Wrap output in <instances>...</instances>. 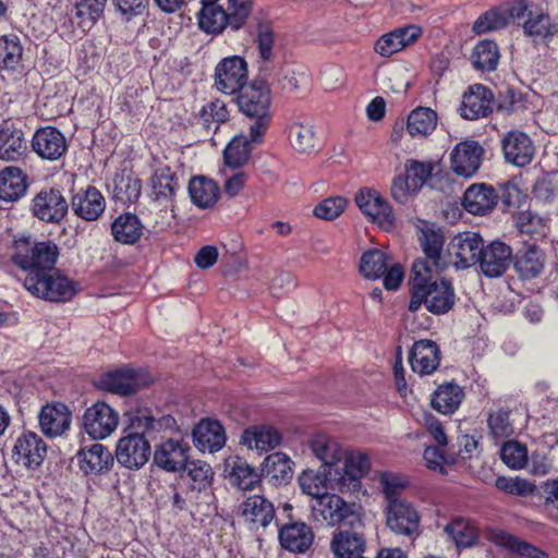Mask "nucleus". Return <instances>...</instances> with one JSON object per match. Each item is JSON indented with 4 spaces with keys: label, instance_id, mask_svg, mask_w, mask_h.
I'll return each mask as SVG.
<instances>
[{
    "label": "nucleus",
    "instance_id": "obj_62",
    "mask_svg": "<svg viewBox=\"0 0 558 558\" xmlns=\"http://www.w3.org/2000/svg\"><path fill=\"white\" fill-rule=\"evenodd\" d=\"M347 206V198L342 196H330L318 203L313 214L318 219L330 221L337 219L345 210Z\"/></svg>",
    "mask_w": 558,
    "mask_h": 558
},
{
    "label": "nucleus",
    "instance_id": "obj_15",
    "mask_svg": "<svg viewBox=\"0 0 558 558\" xmlns=\"http://www.w3.org/2000/svg\"><path fill=\"white\" fill-rule=\"evenodd\" d=\"M84 428L94 439L110 436L118 427L119 413L105 402H97L84 413Z\"/></svg>",
    "mask_w": 558,
    "mask_h": 558
},
{
    "label": "nucleus",
    "instance_id": "obj_56",
    "mask_svg": "<svg viewBox=\"0 0 558 558\" xmlns=\"http://www.w3.org/2000/svg\"><path fill=\"white\" fill-rule=\"evenodd\" d=\"M191 481V488L197 492L207 489L213 482L214 472L211 466L202 460H193L186 462L183 468Z\"/></svg>",
    "mask_w": 558,
    "mask_h": 558
},
{
    "label": "nucleus",
    "instance_id": "obj_38",
    "mask_svg": "<svg viewBox=\"0 0 558 558\" xmlns=\"http://www.w3.org/2000/svg\"><path fill=\"white\" fill-rule=\"evenodd\" d=\"M189 193L193 204L199 208L213 207L220 194L218 184L205 177H195L189 183Z\"/></svg>",
    "mask_w": 558,
    "mask_h": 558
},
{
    "label": "nucleus",
    "instance_id": "obj_29",
    "mask_svg": "<svg viewBox=\"0 0 558 558\" xmlns=\"http://www.w3.org/2000/svg\"><path fill=\"white\" fill-rule=\"evenodd\" d=\"M71 421V412L62 403L47 404L41 408L39 414L40 428L49 437L62 436L69 430Z\"/></svg>",
    "mask_w": 558,
    "mask_h": 558
},
{
    "label": "nucleus",
    "instance_id": "obj_64",
    "mask_svg": "<svg viewBox=\"0 0 558 558\" xmlns=\"http://www.w3.org/2000/svg\"><path fill=\"white\" fill-rule=\"evenodd\" d=\"M500 458L509 468L518 470L527 463V451L525 446L509 440L502 445Z\"/></svg>",
    "mask_w": 558,
    "mask_h": 558
},
{
    "label": "nucleus",
    "instance_id": "obj_20",
    "mask_svg": "<svg viewBox=\"0 0 558 558\" xmlns=\"http://www.w3.org/2000/svg\"><path fill=\"white\" fill-rule=\"evenodd\" d=\"M483 155L484 149L477 142H461L451 151V169L458 175L471 178L480 169Z\"/></svg>",
    "mask_w": 558,
    "mask_h": 558
},
{
    "label": "nucleus",
    "instance_id": "obj_8",
    "mask_svg": "<svg viewBox=\"0 0 558 558\" xmlns=\"http://www.w3.org/2000/svg\"><path fill=\"white\" fill-rule=\"evenodd\" d=\"M369 469L368 457L363 452L344 451L338 468L333 469L332 487L342 494H354L361 490V478Z\"/></svg>",
    "mask_w": 558,
    "mask_h": 558
},
{
    "label": "nucleus",
    "instance_id": "obj_19",
    "mask_svg": "<svg viewBox=\"0 0 558 558\" xmlns=\"http://www.w3.org/2000/svg\"><path fill=\"white\" fill-rule=\"evenodd\" d=\"M512 263V250L506 243L494 241L487 246L483 245L478 265L484 276L488 278L500 277Z\"/></svg>",
    "mask_w": 558,
    "mask_h": 558
},
{
    "label": "nucleus",
    "instance_id": "obj_55",
    "mask_svg": "<svg viewBox=\"0 0 558 558\" xmlns=\"http://www.w3.org/2000/svg\"><path fill=\"white\" fill-rule=\"evenodd\" d=\"M387 255L377 248L363 253L360 262V271L367 279H378L387 270Z\"/></svg>",
    "mask_w": 558,
    "mask_h": 558
},
{
    "label": "nucleus",
    "instance_id": "obj_12",
    "mask_svg": "<svg viewBox=\"0 0 558 558\" xmlns=\"http://www.w3.org/2000/svg\"><path fill=\"white\" fill-rule=\"evenodd\" d=\"M483 245V239L476 232L457 234L448 246L450 263L457 269H466L478 264Z\"/></svg>",
    "mask_w": 558,
    "mask_h": 558
},
{
    "label": "nucleus",
    "instance_id": "obj_36",
    "mask_svg": "<svg viewBox=\"0 0 558 558\" xmlns=\"http://www.w3.org/2000/svg\"><path fill=\"white\" fill-rule=\"evenodd\" d=\"M313 453L323 462V469L330 471L336 469L344 457V450L331 437L326 435H316L310 442Z\"/></svg>",
    "mask_w": 558,
    "mask_h": 558
},
{
    "label": "nucleus",
    "instance_id": "obj_23",
    "mask_svg": "<svg viewBox=\"0 0 558 558\" xmlns=\"http://www.w3.org/2000/svg\"><path fill=\"white\" fill-rule=\"evenodd\" d=\"M493 100L494 96L487 87L481 84L470 86L469 90L463 94L459 108L460 114L466 120H477L486 117L492 112Z\"/></svg>",
    "mask_w": 558,
    "mask_h": 558
},
{
    "label": "nucleus",
    "instance_id": "obj_51",
    "mask_svg": "<svg viewBox=\"0 0 558 558\" xmlns=\"http://www.w3.org/2000/svg\"><path fill=\"white\" fill-rule=\"evenodd\" d=\"M499 50L495 41L484 39L475 45L472 51L473 65L482 71H494L499 62Z\"/></svg>",
    "mask_w": 558,
    "mask_h": 558
},
{
    "label": "nucleus",
    "instance_id": "obj_3",
    "mask_svg": "<svg viewBox=\"0 0 558 558\" xmlns=\"http://www.w3.org/2000/svg\"><path fill=\"white\" fill-rule=\"evenodd\" d=\"M198 13L199 28L207 34H219L227 25L239 29L252 12V0H203Z\"/></svg>",
    "mask_w": 558,
    "mask_h": 558
},
{
    "label": "nucleus",
    "instance_id": "obj_58",
    "mask_svg": "<svg viewBox=\"0 0 558 558\" xmlns=\"http://www.w3.org/2000/svg\"><path fill=\"white\" fill-rule=\"evenodd\" d=\"M228 119L229 111L226 104L220 99L206 104L199 113V120L207 129H211L214 126V129L217 130L218 126L221 123H225Z\"/></svg>",
    "mask_w": 558,
    "mask_h": 558
},
{
    "label": "nucleus",
    "instance_id": "obj_9",
    "mask_svg": "<svg viewBox=\"0 0 558 558\" xmlns=\"http://www.w3.org/2000/svg\"><path fill=\"white\" fill-rule=\"evenodd\" d=\"M430 172L432 168L428 163L411 161L405 166L403 174L393 178L391 197L400 204L408 203L422 189Z\"/></svg>",
    "mask_w": 558,
    "mask_h": 558
},
{
    "label": "nucleus",
    "instance_id": "obj_10",
    "mask_svg": "<svg viewBox=\"0 0 558 558\" xmlns=\"http://www.w3.org/2000/svg\"><path fill=\"white\" fill-rule=\"evenodd\" d=\"M313 519L326 525H337L357 513L359 507L354 502H348L336 494L320 496L311 505Z\"/></svg>",
    "mask_w": 558,
    "mask_h": 558
},
{
    "label": "nucleus",
    "instance_id": "obj_13",
    "mask_svg": "<svg viewBox=\"0 0 558 558\" xmlns=\"http://www.w3.org/2000/svg\"><path fill=\"white\" fill-rule=\"evenodd\" d=\"M246 62L241 57L225 58L216 66L215 84L223 94L232 95L241 92L246 86Z\"/></svg>",
    "mask_w": 558,
    "mask_h": 558
},
{
    "label": "nucleus",
    "instance_id": "obj_27",
    "mask_svg": "<svg viewBox=\"0 0 558 558\" xmlns=\"http://www.w3.org/2000/svg\"><path fill=\"white\" fill-rule=\"evenodd\" d=\"M73 213L83 220L95 221L106 209L104 195L94 186L76 192L72 197Z\"/></svg>",
    "mask_w": 558,
    "mask_h": 558
},
{
    "label": "nucleus",
    "instance_id": "obj_14",
    "mask_svg": "<svg viewBox=\"0 0 558 558\" xmlns=\"http://www.w3.org/2000/svg\"><path fill=\"white\" fill-rule=\"evenodd\" d=\"M355 203L361 211L381 229L389 231L395 226V215L390 204L371 189L361 190L355 196Z\"/></svg>",
    "mask_w": 558,
    "mask_h": 558
},
{
    "label": "nucleus",
    "instance_id": "obj_34",
    "mask_svg": "<svg viewBox=\"0 0 558 558\" xmlns=\"http://www.w3.org/2000/svg\"><path fill=\"white\" fill-rule=\"evenodd\" d=\"M27 187V175L20 168L9 166L0 171V201L16 202L25 195Z\"/></svg>",
    "mask_w": 558,
    "mask_h": 558
},
{
    "label": "nucleus",
    "instance_id": "obj_17",
    "mask_svg": "<svg viewBox=\"0 0 558 558\" xmlns=\"http://www.w3.org/2000/svg\"><path fill=\"white\" fill-rule=\"evenodd\" d=\"M69 204L59 190L49 189L37 193L32 202L35 217L46 222H60L66 215Z\"/></svg>",
    "mask_w": 558,
    "mask_h": 558
},
{
    "label": "nucleus",
    "instance_id": "obj_37",
    "mask_svg": "<svg viewBox=\"0 0 558 558\" xmlns=\"http://www.w3.org/2000/svg\"><path fill=\"white\" fill-rule=\"evenodd\" d=\"M330 548L337 558H364V537L353 531L336 533L331 539Z\"/></svg>",
    "mask_w": 558,
    "mask_h": 558
},
{
    "label": "nucleus",
    "instance_id": "obj_57",
    "mask_svg": "<svg viewBox=\"0 0 558 558\" xmlns=\"http://www.w3.org/2000/svg\"><path fill=\"white\" fill-rule=\"evenodd\" d=\"M445 532L458 547H470L477 538L474 526L462 518L453 519L446 525Z\"/></svg>",
    "mask_w": 558,
    "mask_h": 558
},
{
    "label": "nucleus",
    "instance_id": "obj_30",
    "mask_svg": "<svg viewBox=\"0 0 558 558\" xmlns=\"http://www.w3.org/2000/svg\"><path fill=\"white\" fill-rule=\"evenodd\" d=\"M498 203L495 190L485 183L472 184L464 193L463 207L472 214L484 216L490 213Z\"/></svg>",
    "mask_w": 558,
    "mask_h": 558
},
{
    "label": "nucleus",
    "instance_id": "obj_54",
    "mask_svg": "<svg viewBox=\"0 0 558 558\" xmlns=\"http://www.w3.org/2000/svg\"><path fill=\"white\" fill-rule=\"evenodd\" d=\"M494 541L497 545L504 546L526 558H549L545 551L530 545L526 542L520 541L518 537L504 531L497 532L494 535Z\"/></svg>",
    "mask_w": 558,
    "mask_h": 558
},
{
    "label": "nucleus",
    "instance_id": "obj_25",
    "mask_svg": "<svg viewBox=\"0 0 558 558\" xmlns=\"http://www.w3.org/2000/svg\"><path fill=\"white\" fill-rule=\"evenodd\" d=\"M440 359V350L437 343L423 339L414 342L409 362L412 371L423 376L433 374L438 368Z\"/></svg>",
    "mask_w": 558,
    "mask_h": 558
},
{
    "label": "nucleus",
    "instance_id": "obj_53",
    "mask_svg": "<svg viewBox=\"0 0 558 558\" xmlns=\"http://www.w3.org/2000/svg\"><path fill=\"white\" fill-rule=\"evenodd\" d=\"M250 154L251 146L247 137L244 135H236L223 151L225 163L227 167L232 169L240 168L246 163Z\"/></svg>",
    "mask_w": 558,
    "mask_h": 558
},
{
    "label": "nucleus",
    "instance_id": "obj_24",
    "mask_svg": "<svg viewBox=\"0 0 558 558\" xmlns=\"http://www.w3.org/2000/svg\"><path fill=\"white\" fill-rule=\"evenodd\" d=\"M421 35L422 31L417 25L400 27L379 37L374 49L379 56L388 58L415 43Z\"/></svg>",
    "mask_w": 558,
    "mask_h": 558
},
{
    "label": "nucleus",
    "instance_id": "obj_21",
    "mask_svg": "<svg viewBox=\"0 0 558 558\" xmlns=\"http://www.w3.org/2000/svg\"><path fill=\"white\" fill-rule=\"evenodd\" d=\"M418 514L407 500H393L386 507V522L391 531L411 536L417 531Z\"/></svg>",
    "mask_w": 558,
    "mask_h": 558
},
{
    "label": "nucleus",
    "instance_id": "obj_4",
    "mask_svg": "<svg viewBox=\"0 0 558 558\" xmlns=\"http://www.w3.org/2000/svg\"><path fill=\"white\" fill-rule=\"evenodd\" d=\"M270 89L263 82H254L239 92L238 106L250 119L248 135L253 143L260 142L270 123Z\"/></svg>",
    "mask_w": 558,
    "mask_h": 558
},
{
    "label": "nucleus",
    "instance_id": "obj_6",
    "mask_svg": "<svg viewBox=\"0 0 558 558\" xmlns=\"http://www.w3.org/2000/svg\"><path fill=\"white\" fill-rule=\"evenodd\" d=\"M24 287L33 295L49 302H68L77 291L76 284L58 270L40 274H28Z\"/></svg>",
    "mask_w": 558,
    "mask_h": 558
},
{
    "label": "nucleus",
    "instance_id": "obj_2",
    "mask_svg": "<svg viewBox=\"0 0 558 558\" xmlns=\"http://www.w3.org/2000/svg\"><path fill=\"white\" fill-rule=\"evenodd\" d=\"M170 420L167 416L156 418L145 413L135 415L131 420L130 432L117 444V461L130 470H138L144 466L150 457V445L147 437L165 428Z\"/></svg>",
    "mask_w": 558,
    "mask_h": 558
},
{
    "label": "nucleus",
    "instance_id": "obj_49",
    "mask_svg": "<svg viewBox=\"0 0 558 558\" xmlns=\"http://www.w3.org/2000/svg\"><path fill=\"white\" fill-rule=\"evenodd\" d=\"M514 267L523 279L535 278L544 268V254L536 246H529L517 257Z\"/></svg>",
    "mask_w": 558,
    "mask_h": 558
},
{
    "label": "nucleus",
    "instance_id": "obj_45",
    "mask_svg": "<svg viewBox=\"0 0 558 558\" xmlns=\"http://www.w3.org/2000/svg\"><path fill=\"white\" fill-rule=\"evenodd\" d=\"M151 189L156 199H171L179 189V178L168 167H158L151 177Z\"/></svg>",
    "mask_w": 558,
    "mask_h": 558
},
{
    "label": "nucleus",
    "instance_id": "obj_63",
    "mask_svg": "<svg viewBox=\"0 0 558 558\" xmlns=\"http://www.w3.org/2000/svg\"><path fill=\"white\" fill-rule=\"evenodd\" d=\"M22 47L16 37L0 38V68L13 70L22 58Z\"/></svg>",
    "mask_w": 558,
    "mask_h": 558
},
{
    "label": "nucleus",
    "instance_id": "obj_11",
    "mask_svg": "<svg viewBox=\"0 0 558 558\" xmlns=\"http://www.w3.org/2000/svg\"><path fill=\"white\" fill-rule=\"evenodd\" d=\"M151 381L153 377L145 371L120 368L102 375L99 378V387L117 395L128 396Z\"/></svg>",
    "mask_w": 558,
    "mask_h": 558
},
{
    "label": "nucleus",
    "instance_id": "obj_39",
    "mask_svg": "<svg viewBox=\"0 0 558 558\" xmlns=\"http://www.w3.org/2000/svg\"><path fill=\"white\" fill-rule=\"evenodd\" d=\"M113 461L111 452L101 444H93L78 452L80 468L85 473H99Z\"/></svg>",
    "mask_w": 558,
    "mask_h": 558
},
{
    "label": "nucleus",
    "instance_id": "obj_47",
    "mask_svg": "<svg viewBox=\"0 0 558 558\" xmlns=\"http://www.w3.org/2000/svg\"><path fill=\"white\" fill-rule=\"evenodd\" d=\"M420 242L426 256L423 260L427 262L434 270L444 269L446 266L441 257L444 236L439 232L427 229L422 231Z\"/></svg>",
    "mask_w": 558,
    "mask_h": 558
},
{
    "label": "nucleus",
    "instance_id": "obj_28",
    "mask_svg": "<svg viewBox=\"0 0 558 558\" xmlns=\"http://www.w3.org/2000/svg\"><path fill=\"white\" fill-rule=\"evenodd\" d=\"M502 150L508 162L523 167L529 165L534 156V146L530 137L519 131H511L502 140Z\"/></svg>",
    "mask_w": 558,
    "mask_h": 558
},
{
    "label": "nucleus",
    "instance_id": "obj_18",
    "mask_svg": "<svg viewBox=\"0 0 558 558\" xmlns=\"http://www.w3.org/2000/svg\"><path fill=\"white\" fill-rule=\"evenodd\" d=\"M47 446L34 432L23 433L15 440L12 458L16 464L27 469L39 466L45 459Z\"/></svg>",
    "mask_w": 558,
    "mask_h": 558
},
{
    "label": "nucleus",
    "instance_id": "obj_22",
    "mask_svg": "<svg viewBox=\"0 0 558 558\" xmlns=\"http://www.w3.org/2000/svg\"><path fill=\"white\" fill-rule=\"evenodd\" d=\"M189 450L184 441L167 439L156 447L154 463L167 472H179L186 465Z\"/></svg>",
    "mask_w": 558,
    "mask_h": 558
},
{
    "label": "nucleus",
    "instance_id": "obj_35",
    "mask_svg": "<svg viewBox=\"0 0 558 558\" xmlns=\"http://www.w3.org/2000/svg\"><path fill=\"white\" fill-rule=\"evenodd\" d=\"M313 538L311 527L303 522L286 524L279 530L280 544L289 551L304 553L312 545Z\"/></svg>",
    "mask_w": 558,
    "mask_h": 558
},
{
    "label": "nucleus",
    "instance_id": "obj_60",
    "mask_svg": "<svg viewBox=\"0 0 558 558\" xmlns=\"http://www.w3.org/2000/svg\"><path fill=\"white\" fill-rule=\"evenodd\" d=\"M259 58L269 62L274 57L275 34L270 22H258L255 38Z\"/></svg>",
    "mask_w": 558,
    "mask_h": 558
},
{
    "label": "nucleus",
    "instance_id": "obj_61",
    "mask_svg": "<svg viewBox=\"0 0 558 558\" xmlns=\"http://www.w3.org/2000/svg\"><path fill=\"white\" fill-rule=\"evenodd\" d=\"M379 485L388 505L393 500H402L400 495L407 487L408 481L399 473L384 472L379 475Z\"/></svg>",
    "mask_w": 558,
    "mask_h": 558
},
{
    "label": "nucleus",
    "instance_id": "obj_40",
    "mask_svg": "<svg viewBox=\"0 0 558 558\" xmlns=\"http://www.w3.org/2000/svg\"><path fill=\"white\" fill-rule=\"evenodd\" d=\"M27 153L24 134L17 129H3L0 131V159L17 161Z\"/></svg>",
    "mask_w": 558,
    "mask_h": 558
},
{
    "label": "nucleus",
    "instance_id": "obj_16",
    "mask_svg": "<svg viewBox=\"0 0 558 558\" xmlns=\"http://www.w3.org/2000/svg\"><path fill=\"white\" fill-rule=\"evenodd\" d=\"M32 149L43 160L56 161L68 151L65 136L53 126L38 129L32 137Z\"/></svg>",
    "mask_w": 558,
    "mask_h": 558
},
{
    "label": "nucleus",
    "instance_id": "obj_46",
    "mask_svg": "<svg viewBox=\"0 0 558 558\" xmlns=\"http://www.w3.org/2000/svg\"><path fill=\"white\" fill-rule=\"evenodd\" d=\"M230 483L241 490H251L259 483V475L254 468L242 459L228 462Z\"/></svg>",
    "mask_w": 558,
    "mask_h": 558
},
{
    "label": "nucleus",
    "instance_id": "obj_52",
    "mask_svg": "<svg viewBox=\"0 0 558 558\" xmlns=\"http://www.w3.org/2000/svg\"><path fill=\"white\" fill-rule=\"evenodd\" d=\"M292 461L282 453L275 452L265 459L264 470L276 483L282 484L292 478Z\"/></svg>",
    "mask_w": 558,
    "mask_h": 558
},
{
    "label": "nucleus",
    "instance_id": "obj_32",
    "mask_svg": "<svg viewBox=\"0 0 558 558\" xmlns=\"http://www.w3.org/2000/svg\"><path fill=\"white\" fill-rule=\"evenodd\" d=\"M281 440V434L269 425H254L247 427L241 436L242 445L259 452H267L275 449L280 445Z\"/></svg>",
    "mask_w": 558,
    "mask_h": 558
},
{
    "label": "nucleus",
    "instance_id": "obj_33",
    "mask_svg": "<svg viewBox=\"0 0 558 558\" xmlns=\"http://www.w3.org/2000/svg\"><path fill=\"white\" fill-rule=\"evenodd\" d=\"M333 473H336L333 469L328 471L323 468L303 471L298 477L302 493L317 500L320 496L326 495L328 489L336 490L331 481Z\"/></svg>",
    "mask_w": 558,
    "mask_h": 558
},
{
    "label": "nucleus",
    "instance_id": "obj_50",
    "mask_svg": "<svg viewBox=\"0 0 558 558\" xmlns=\"http://www.w3.org/2000/svg\"><path fill=\"white\" fill-rule=\"evenodd\" d=\"M510 22H514V17L510 14V7L493 9L480 15L473 24V32L484 34L498 31L505 28Z\"/></svg>",
    "mask_w": 558,
    "mask_h": 558
},
{
    "label": "nucleus",
    "instance_id": "obj_1",
    "mask_svg": "<svg viewBox=\"0 0 558 558\" xmlns=\"http://www.w3.org/2000/svg\"><path fill=\"white\" fill-rule=\"evenodd\" d=\"M437 270L427 262L416 259L411 269V301L409 310L417 311L421 305L433 314L440 315L449 312L456 301L452 283L447 279H434Z\"/></svg>",
    "mask_w": 558,
    "mask_h": 558
},
{
    "label": "nucleus",
    "instance_id": "obj_59",
    "mask_svg": "<svg viewBox=\"0 0 558 558\" xmlns=\"http://www.w3.org/2000/svg\"><path fill=\"white\" fill-rule=\"evenodd\" d=\"M107 0H76L75 16L82 27L93 25L102 14Z\"/></svg>",
    "mask_w": 558,
    "mask_h": 558
},
{
    "label": "nucleus",
    "instance_id": "obj_44",
    "mask_svg": "<svg viewBox=\"0 0 558 558\" xmlns=\"http://www.w3.org/2000/svg\"><path fill=\"white\" fill-rule=\"evenodd\" d=\"M436 125V112L425 107L412 110L407 120V131L412 137H425L433 133Z\"/></svg>",
    "mask_w": 558,
    "mask_h": 558
},
{
    "label": "nucleus",
    "instance_id": "obj_5",
    "mask_svg": "<svg viewBox=\"0 0 558 558\" xmlns=\"http://www.w3.org/2000/svg\"><path fill=\"white\" fill-rule=\"evenodd\" d=\"M59 257V247L51 241L32 243L28 238L14 241L13 263L28 274L53 270Z\"/></svg>",
    "mask_w": 558,
    "mask_h": 558
},
{
    "label": "nucleus",
    "instance_id": "obj_48",
    "mask_svg": "<svg viewBox=\"0 0 558 558\" xmlns=\"http://www.w3.org/2000/svg\"><path fill=\"white\" fill-rule=\"evenodd\" d=\"M488 436L495 441L510 438L514 434V425L510 411L504 408L490 410L487 415Z\"/></svg>",
    "mask_w": 558,
    "mask_h": 558
},
{
    "label": "nucleus",
    "instance_id": "obj_31",
    "mask_svg": "<svg viewBox=\"0 0 558 558\" xmlns=\"http://www.w3.org/2000/svg\"><path fill=\"white\" fill-rule=\"evenodd\" d=\"M240 513L253 527H266L275 519L274 505L260 495L246 498L240 506Z\"/></svg>",
    "mask_w": 558,
    "mask_h": 558
},
{
    "label": "nucleus",
    "instance_id": "obj_7",
    "mask_svg": "<svg viewBox=\"0 0 558 558\" xmlns=\"http://www.w3.org/2000/svg\"><path fill=\"white\" fill-rule=\"evenodd\" d=\"M510 14L515 21L524 20L523 32L529 37L551 38L558 32V25L543 9L529 2L519 0L510 5Z\"/></svg>",
    "mask_w": 558,
    "mask_h": 558
},
{
    "label": "nucleus",
    "instance_id": "obj_43",
    "mask_svg": "<svg viewBox=\"0 0 558 558\" xmlns=\"http://www.w3.org/2000/svg\"><path fill=\"white\" fill-rule=\"evenodd\" d=\"M113 238L123 244H133L140 240L143 233V226L133 214L120 215L111 226Z\"/></svg>",
    "mask_w": 558,
    "mask_h": 558
},
{
    "label": "nucleus",
    "instance_id": "obj_41",
    "mask_svg": "<svg viewBox=\"0 0 558 558\" xmlns=\"http://www.w3.org/2000/svg\"><path fill=\"white\" fill-rule=\"evenodd\" d=\"M464 397L462 388L453 383L440 385L433 395V408L442 414L453 413L461 404Z\"/></svg>",
    "mask_w": 558,
    "mask_h": 558
},
{
    "label": "nucleus",
    "instance_id": "obj_42",
    "mask_svg": "<svg viewBox=\"0 0 558 558\" xmlns=\"http://www.w3.org/2000/svg\"><path fill=\"white\" fill-rule=\"evenodd\" d=\"M291 146L300 153H310L316 146L315 126L310 120H296L289 126Z\"/></svg>",
    "mask_w": 558,
    "mask_h": 558
},
{
    "label": "nucleus",
    "instance_id": "obj_26",
    "mask_svg": "<svg viewBox=\"0 0 558 558\" xmlns=\"http://www.w3.org/2000/svg\"><path fill=\"white\" fill-rule=\"evenodd\" d=\"M226 432L221 423L213 418H203L193 429V441L203 452H217L226 444Z\"/></svg>",
    "mask_w": 558,
    "mask_h": 558
}]
</instances>
